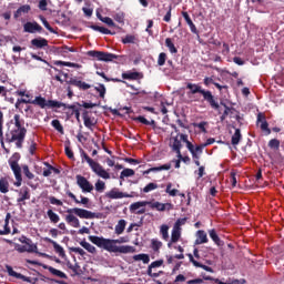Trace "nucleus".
Wrapping results in <instances>:
<instances>
[{
	"label": "nucleus",
	"mask_w": 284,
	"mask_h": 284,
	"mask_svg": "<svg viewBox=\"0 0 284 284\" xmlns=\"http://www.w3.org/2000/svg\"><path fill=\"white\" fill-rule=\"evenodd\" d=\"M134 121H139L140 123H143V125H152V123H154V120L149 121L144 116H138L134 119Z\"/></svg>",
	"instance_id": "54"
},
{
	"label": "nucleus",
	"mask_w": 284,
	"mask_h": 284,
	"mask_svg": "<svg viewBox=\"0 0 284 284\" xmlns=\"http://www.w3.org/2000/svg\"><path fill=\"white\" fill-rule=\"evenodd\" d=\"M165 45L169 48V52H171V54H176V52H179L171 38L165 39Z\"/></svg>",
	"instance_id": "36"
},
{
	"label": "nucleus",
	"mask_w": 284,
	"mask_h": 284,
	"mask_svg": "<svg viewBox=\"0 0 284 284\" xmlns=\"http://www.w3.org/2000/svg\"><path fill=\"white\" fill-rule=\"evenodd\" d=\"M81 156L84 161H87V163L89 164V166L94 162V160H92L90 156H88V154L85 152L82 151Z\"/></svg>",
	"instance_id": "62"
},
{
	"label": "nucleus",
	"mask_w": 284,
	"mask_h": 284,
	"mask_svg": "<svg viewBox=\"0 0 284 284\" xmlns=\"http://www.w3.org/2000/svg\"><path fill=\"white\" fill-rule=\"evenodd\" d=\"M170 226L168 224H162L160 227V234L163 239V241H169L170 240Z\"/></svg>",
	"instance_id": "30"
},
{
	"label": "nucleus",
	"mask_w": 284,
	"mask_h": 284,
	"mask_svg": "<svg viewBox=\"0 0 284 284\" xmlns=\"http://www.w3.org/2000/svg\"><path fill=\"white\" fill-rule=\"evenodd\" d=\"M31 44L34 45V48H47L48 45V41L45 40V38H36L33 40H31Z\"/></svg>",
	"instance_id": "26"
},
{
	"label": "nucleus",
	"mask_w": 284,
	"mask_h": 284,
	"mask_svg": "<svg viewBox=\"0 0 284 284\" xmlns=\"http://www.w3.org/2000/svg\"><path fill=\"white\" fill-rule=\"evenodd\" d=\"M47 270L50 272V274H53V276H59V278H65V273H63L52 266L47 267Z\"/></svg>",
	"instance_id": "42"
},
{
	"label": "nucleus",
	"mask_w": 284,
	"mask_h": 284,
	"mask_svg": "<svg viewBox=\"0 0 284 284\" xmlns=\"http://www.w3.org/2000/svg\"><path fill=\"white\" fill-rule=\"evenodd\" d=\"M24 32H29L30 34H34V32H41L43 28L37 22H27L23 24Z\"/></svg>",
	"instance_id": "12"
},
{
	"label": "nucleus",
	"mask_w": 284,
	"mask_h": 284,
	"mask_svg": "<svg viewBox=\"0 0 284 284\" xmlns=\"http://www.w3.org/2000/svg\"><path fill=\"white\" fill-rule=\"evenodd\" d=\"M102 23H105V26H109V28H115L116 24L114 23V20H112V18L110 17H104L102 19Z\"/></svg>",
	"instance_id": "52"
},
{
	"label": "nucleus",
	"mask_w": 284,
	"mask_h": 284,
	"mask_svg": "<svg viewBox=\"0 0 284 284\" xmlns=\"http://www.w3.org/2000/svg\"><path fill=\"white\" fill-rule=\"evenodd\" d=\"M129 176H134V170L132 169H124L121 174H120V179H126Z\"/></svg>",
	"instance_id": "46"
},
{
	"label": "nucleus",
	"mask_w": 284,
	"mask_h": 284,
	"mask_svg": "<svg viewBox=\"0 0 284 284\" xmlns=\"http://www.w3.org/2000/svg\"><path fill=\"white\" fill-rule=\"evenodd\" d=\"M171 148L173 152H176L179 159H183V155L181 154V140H179V135L171 139Z\"/></svg>",
	"instance_id": "14"
},
{
	"label": "nucleus",
	"mask_w": 284,
	"mask_h": 284,
	"mask_svg": "<svg viewBox=\"0 0 284 284\" xmlns=\"http://www.w3.org/2000/svg\"><path fill=\"white\" fill-rule=\"evenodd\" d=\"M9 187H10V183H8V179L1 178L0 179V192H1V194H8V192H10Z\"/></svg>",
	"instance_id": "28"
},
{
	"label": "nucleus",
	"mask_w": 284,
	"mask_h": 284,
	"mask_svg": "<svg viewBox=\"0 0 284 284\" xmlns=\"http://www.w3.org/2000/svg\"><path fill=\"white\" fill-rule=\"evenodd\" d=\"M168 170H172V164L166 163V164H163L160 166L151 168L152 172H163V171H168Z\"/></svg>",
	"instance_id": "40"
},
{
	"label": "nucleus",
	"mask_w": 284,
	"mask_h": 284,
	"mask_svg": "<svg viewBox=\"0 0 284 284\" xmlns=\"http://www.w3.org/2000/svg\"><path fill=\"white\" fill-rule=\"evenodd\" d=\"M22 172L24 174V176H27V179H29L30 181H32V179H34V174L32 172H30V168L28 165H23L22 166Z\"/></svg>",
	"instance_id": "45"
},
{
	"label": "nucleus",
	"mask_w": 284,
	"mask_h": 284,
	"mask_svg": "<svg viewBox=\"0 0 284 284\" xmlns=\"http://www.w3.org/2000/svg\"><path fill=\"white\" fill-rule=\"evenodd\" d=\"M80 245L87 250V252H90V254H97V247H94V245L90 244L89 242L81 241Z\"/></svg>",
	"instance_id": "33"
},
{
	"label": "nucleus",
	"mask_w": 284,
	"mask_h": 284,
	"mask_svg": "<svg viewBox=\"0 0 284 284\" xmlns=\"http://www.w3.org/2000/svg\"><path fill=\"white\" fill-rule=\"evenodd\" d=\"M90 28H91V30H94L95 32H101V34H112V31H110L105 27H99V26L92 24Z\"/></svg>",
	"instance_id": "37"
},
{
	"label": "nucleus",
	"mask_w": 284,
	"mask_h": 284,
	"mask_svg": "<svg viewBox=\"0 0 284 284\" xmlns=\"http://www.w3.org/2000/svg\"><path fill=\"white\" fill-rule=\"evenodd\" d=\"M69 83L71 85H74L75 88H79V90H90V88H92L91 84H88L87 82L81 81L79 79H71Z\"/></svg>",
	"instance_id": "20"
},
{
	"label": "nucleus",
	"mask_w": 284,
	"mask_h": 284,
	"mask_svg": "<svg viewBox=\"0 0 284 284\" xmlns=\"http://www.w3.org/2000/svg\"><path fill=\"white\" fill-rule=\"evenodd\" d=\"M135 37L134 36H125L123 39H122V43L126 44V43H134L135 41Z\"/></svg>",
	"instance_id": "58"
},
{
	"label": "nucleus",
	"mask_w": 284,
	"mask_h": 284,
	"mask_svg": "<svg viewBox=\"0 0 284 284\" xmlns=\"http://www.w3.org/2000/svg\"><path fill=\"white\" fill-rule=\"evenodd\" d=\"M30 199V191H28V187L22 189L19 193L18 203H23V201H29Z\"/></svg>",
	"instance_id": "31"
},
{
	"label": "nucleus",
	"mask_w": 284,
	"mask_h": 284,
	"mask_svg": "<svg viewBox=\"0 0 284 284\" xmlns=\"http://www.w3.org/2000/svg\"><path fill=\"white\" fill-rule=\"evenodd\" d=\"M67 196H69V199H72V201H74L77 205H88V203H90V199L85 196H81V201H79V199H77V195H74V193H72L71 191H67Z\"/></svg>",
	"instance_id": "21"
},
{
	"label": "nucleus",
	"mask_w": 284,
	"mask_h": 284,
	"mask_svg": "<svg viewBox=\"0 0 284 284\" xmlns=\"http://www.w3.org/2000/svg\"><path fill=\"white\" fill-rule=\"evenodd\" d=\"M257 123H261V124H260V128H261V130H262L263 132H266V134H272V131H271L270 128H268L267 121L262 120L261 114L257 115Z\"/></svg>",
	"instance_id": "29"
},
{
	"label": "nucleus",
	"mask_w": 284,
	"mask_h": 284,
	"mask_svg": "<svg viewBox=\"0 0 284 284\" xmlns=\"http://www.w3.org/2000/svg\"><path fill=\"white\" fill-rule=\"evenodd\" d=\"M210 239L214 242L215 245H221V239L214 229L209 231Z\"/></svg>",
	"instance_id": "39"
},
{
	"label": "nucleus",
	"mask_w": 284,
	"mask_h": 284,
	"mask_svg": "<svg viewBox=\"0 0 284 284\" xmlns=\"http://www.w3.org/2000/svg\"><path fill=\"white\" fill-rule=\"evenodd\" d=\"M161 265H163V260L152 262L148 267V275L151 276V278H159L161 274L152 272V270H154V267H161Z\"/></svg>",
	"instance_id": "15"
},
{
	"label": "nucleus",
	"mask_w": 284,
	"mask_h": 284,
	"mask_svg": "<svg viewBox=\"0 0 284 284\" xmlns=\"http://www.w3.org/2000/svg\"><path fill=\"white\" fill-rule=\"evenodd\" d=\"M92 172H94V174H97V176H100V179H110V173H108V171H105V169L102 168L101 164H99L98 162H93L90 165Z\"/></svg>",
	"instance_id": "9"
},
{
	"label": "nucleus",
	"mask_w": 284,
	"mask_h": 284,
	"mask_svg": "<svg viewBox=\"0 0 284 284\" xmlns=\"http://www.w3.org/2000/svg\"><path fill=\"white\" fill-rule=\"evenodd\" d=\"M67 215L64 217V221L68 223V225H71V227H81V221L79 219H98L99 216L97 213L80 209V207H73L67 210ZM78 216V217H77Z\"/></svg>",
	"instance_id": "4"
},
{
	"label": "nucleus",
	"mask_w": 284,
	"mask_h": 284,
	"mask_svg": "<svg viewBox=\"0 0 284 284\" xmlns=\"http://www.w3.org/2000/svg\"><path fill=\"white\" fill-rule=\"evenodd\" d=\"M113 19L118 21V23H123V21L125 20V13L118 12L113 16Z\"/></svg>",
	"instance_id": "53"
},
{
	"label": "nucleus",
	"mask_w": 284,
	"mask_h": 284,
	"mask_svg": "<svg viewBox=\"0 0 284 284\" xmlns=\"http://www.w3.org/2000/svg\"><path fill=\"white\" fill-rule=\"evenodd\" d=\"M47 216H48L49 221H51V223H59V221H61V217L59 216V214H57L52 210L47 211Z\"/></svg>",
	"instance_id": "32"
},
{
	"label": "nucleus",
	"mask_w": 284,
	"mask_h": 284,
	"mask_svg": "<svg viewBox=\"0 0 284 284\" xmlns=\"http://www.w3.org/2000/svg\"><path fill=\"white\" fill-rule=\"evenodd\" d=\"M9 165L16 176L14 185L16 187H21V183L23 182V178L21 176V166L19 165V154H14L9 160Z\"/></svg>",
	"instance_id": "5"
},
{
	"label": "nucleus",
	"mask_w": 284,
	"mask_h": 284,
	"mask_svg": "<svg viewBox=\"0 0 284 284\" xmlns=\"http://www.w3.org/2000/svg\"><path fill=\"white\" fill-rule=\"evenodd\" d=\"M149 207H151V210H156V212H170L171 210H174V204L170 202L161 203L159 201H155V202L149 201Z\"/></svg>",
	"instance_id": "8"
},
{
	"label": "nucleus",
	"mask_w": 284,
	"mask_h": 284,
	"mask_svg": "<svg viewBox=\"0 0 284 284\" xmlns=\"http://www.w3.org/2000/svg\"><path fill=\"white\" fill-rule=\"evenodd\" d=\"M186 284H203V278L190 280Z\"/></svg>",
	"instance_id": "64"
},
{
	"label": "nucleus",
	"mask_w": 284,
	"mask_h": 284,
	"mask_svg": "<svg viewBox=\"0 0 284 284\" xmlns=\"http://www.w3.org/2000/svg\"><path fill=\"white\" fill-rule=\"evenodd\" d=\"M145 205H149V201L134 202L130 205V212L145 214Z\"/></svg>",
	"instance_id": "10"
},
{
	"label": "nucleus",
	"mask_w": 284,
	"mask_h": 284,
	"mask_svg": "<svg viewBox=\"0 0 284 284\" xmlns=\"http://www.w3.org/2000/svg\"><path fill=\"white\" fill-rule=\"evenodd\" d=\"M97 192H103L105 190V182L98 180L95 183Z\"/></svg>",
	"instance_id": "55"
},
{
	"label": "nucleus",
	"mask_w": 284,
	"mask_h": 284,
	"mask_svg": "<svg viewBox=\"0 0 284 284\" xmlns=\"http://www.w3.org/2000/svg\"><path fill=\"white\" fill-rule=\"evenodd\" d=\"M47 241L49 243H51V245L54 248L55 254H58V256H60L61 258H65V250H63V246H61L59 243H57L54 240L51 239H47Z\"/></svg>",
	"instance_id": "19"
},
{
	"label": "nucleus",
	"mask_w": 284,
	"mask_h": 284,
	"mask_svg": "<svg viewBox=\"0 0 284 284\" xmlns=\"http://www.w3.org/2000/svg\"><path fill=\"white\" fill-rule=\"evenodd\" d=\"M52 128L60 132V134H63V125H61V122L59 120H52L51 122Z\"/></svg>",
	"instance_id": "44"
},
{
	"label": "nucleus",
	"mask_w": 284,
	"mask_h": 284,
	"mask_svg": "<svg viewBox=\"0 0 284 284\" xmlns=\"http://www.w3.org/2000/svg\"><path fill=\"white\" fill-rule=\"evenodd\" d=\"M226 284H245V280H227Z\"/></svg>",
	"instance_id": "63"
},
{
	"label": "nucleus",
	"mask_w": 284,
	"mask_h": 284,
	"mask_svg": "<svg viewBox=\"0 0 284 284\" xmlns=\"http://www.w3.org/2000/svg\"><path fill=\"white\" fill-rule=\"evenodd\" d=\"M30 10H31V7L29 4H23L16 11L14 19H19V17H23V14H28Z\"/></svg>",
	"instance_id": "27"
},
{
	"label": "nucleus",
	"mask_w": 284,
	"mask_h": 284,
	"mask_svg": "<svg viewBox=\"0 0 284 284\" xmlns=\"http://www.w3.org/2000/svg\"><path fill=\"white\" fill-rule=\"evenodd\" d=\"M47 108H64L65 110H74V104H65L57 100H48Z\"/></svg>",
	"instance_id": "16"
},
{
	"label": "nucleus",
	"mask_w": 284,
	"mask_h": 284,
	"mask_svg": "<svg viewBox=\"0 0 284 284\" xmlns=\"http://www.w3.org/2000/svg\"><path fill=\"white\" fill-rule=\"evenodd\" d=\"M165 192H166V194H169V196H176V194H179V190L172 189V183L166 184Z\"/></svg>",
	"instance_id": "43"
},
{
	"label": "nucleus",
	"mask_w": 284,
	"mask_h": 284,
	"mask_svg": "<svg viewBox=\"0 0 284 284\" xmlns=\"http://www.w3.org/2000/svg\"><path fill=\"white\" fill-rule=\"evenodd\" d=\"M49 202L51 203V205H58V206L63 205V201H61L54 196H49Z\"/></svg>",
	"instance_id": "56"
},
{
	"label": "nucleus",
	"mask_w": 284,
	"mask_h": 284,
	"mask_svg": "<svg viewBox=\"0 0 284 284\" xmlns=\"http://www.w3.org/2000/svg\"><path fill=\"white\" fill-rule=\"evenodd\" d=\"M64 152L69 159H74V153L72 152V149H70V145L64 146Z\"/></svg>",
	"instance_id": "60"
},
{
	"label": "nucleus",
	"mask_w": 284,
	"mask_h": 284,
	"mask_svg": "<svg viewBox=\"0 0 284 284\" xmlns=\"http://www.w3.org/2000/svg\"><path fill=\"white\" fill-rule=\"evenodd\" d=\"M221 105H223L224 108V112L221 115V121H225V119H227V115L230 114V112H232V109H230V106L225 105V103L221 102Z\"/></svg>",
	"instance_id": "47"
},
{
	"label": "nucleus",
	"mask_w": 284,
	"mask_h": 284,
	"mask_svg": "<svg viewBox=\"0 0 284 284\" xmlns=\"http://www.w3.org/2000/svg\"><path fill=\"white\" fill-rule=\"evenodd\" d=\"M241 139H242L241 129H235V132L232 135V140H231L232 145H239V143H241Z\"/></svg>",
	"instance_id": "35"
},
{
	"label": "nucleus",
	"mask_w": 284,
	"mask_h": 284,
	"mask_svg": "<svg viewBox=\"0 0 284 284\" xmlns=\"http://www.w3.org/2000/svg\"><path fill=\"white\" fill-rule=\"evenodd\" d=\"M154 190H159V184L151 182L143 187L142 192H144V194H148L150 192H154Z\"/></svg>",
	"instance_id": "38"
},
{
	"label": "nucleus",
	"mask_w": 284,
	"mask_h": 284,
	"mask_svg": "<svg viewBox=\"0 0 284 284\" xmlns=\"http://www.w3.org/2000/svg\"><path fill=\"white\" fill-rule=\"evenodd\" d=\"M14 248L17 250V252H20V254H23V252H37V245L34 244H26V245H20V244H16Z\"/></svg>",
	"instance_id": "18"
},
{
	"label": "nucleus",
	"mask_w": 284,
	"mask_h": 284,
	"mask_svg": "<svg viewBox=\"0 0 284 284\" xmlns=\"http://www.w3.org/2000/svg\"><path fill=\"white\" fill-rule=\"evenodd\" d=\"M13 124L14 129L7 133L6 142H16L17 148H22L27 131L26 128H23V120L21 119V115L16 114L13 116Z\"/></svg>",
	"instance_id": "2"
},
{
	"label": "nucleus",
	"mask_w": 284,
	"mask_h": 284,
	"mask_svg": "<svg viewBox=\"0 0 284 284\" xmlns=\"http://www.w3.org/2000/svg\"><path fill=\"white\" fill-rule=\"evenodd\" d=\"M70 251L80 256H85V251L81 247H71Z\"/></svg>",
	"instance_id": "59"
},
{
	"label": "nucleus",
	"mask_w": 284,
	"mask_h": 284,
	"mask_svg": "<svg viewBox=\"0 0 284 284\" xmlns=\"http://www.w3.org/2000/svg\"><path fill=\"white\" fill-rule=\"evenodd\" d=\"M268 148H271V150H278V148H281V141H278L276 139H272L268 142Z\"/></svg>",
	"instance_id": "49"
},
{
	"label": "nucleus",
	"mask_w": 284,
	"mask_h": 284,
	"mask_svg": "<svg viewBox=\"0 0 284 284\" xmlns=\"http://www.w3.org/2000/svg\"><path fill=\"white\" fill-rule=\"evenodd\" d=\"M82 119L84 121V125L85 128H88L89 130H92V128H94V125H97V120L90 115V112L84 111L82 113Z\"/></svg>",
	"instance_id": "13"
},
{
	"label": "nucleus",
	"mask_w": 284,
	"mask_h": 284,
	"mask_svg": "<svg viewBox=\"0 0 284 284\" xmlns=\"http://www.w3.org/2000/svg\"><path fill=\"white\" fill-rule=\"evenodd\" d=\"M89 241L93 243V245H97V247H100L101 250H105V252H110L113 254H134L136 252V248L134 246L130 245H121L123 243H129L130 239L122 236L116 240L112 239H105V237H99L97 235H90ZM116 244L121 245L118 246Z\"/></svg>",
	"instance_id": "1"
},
{
	"label": "nucleus",
	"mask_w": 284,
	"mask_h": 284,
	"mask_svg": "<svg viewBox=\"0 0 284 284\" xmlns=\"http://www.w3.org/2000/svg\"><path fill=\"white\" fill-rule=\"evenodd\" d=\"M122 79H131L136 80L139 79V72H126L122 74Z\"/></svg>",
	"instance_id": "48"
},
{
	"label": "nucleus",
	"mask_w": 284,
	"mask_h": 284,
	"mask_svg": "<svg viewBox=\"0 0 284 284\" xmlns=\"http://www.w3.org/2000/svg\"><path fill=\"white\" fill-rule=\"evenodd\" d=\"M132 194L123 193L119 189L114 187L106 193V199H132Z\"/></svg>",
	"instance_id": "11"
},
{
	"label": "nucleus",
	"mask_w": 284,
	"mask_h": 284,
	"mask_svg": "<svg viewBox=\"0 0 284 284\" xmlns=\"http://www.w3.org/2000/svg\"><path fill=\"white\" fill-rule=\"evenodd\" d=\"M182 17H183V19L186 21L187 26H191L192 23H194V22L192 21V18H190V14H189L187 12L183 11V12H182Z\"/></svg>",
	"instance_id": "61"
},
{
	"label": "nucleus",
	"mask_w": 284,
	"mask_h": 284,
	"mask_svg": "<svg viewBox=\"0 0 284 284\" xmlns=\"http://www.w3.org/2000/svg\"><path fill=\"white\" fill-rule=\"evenodd\" d=\"M126 225H128V221L119 220L118 224L115 225L114 233L118 236H121V234H123V232H125Z\"/></svg>",
	"instance_id": "25"
},
{
	"label": "nucleus",
	"mask_w": 284,
	"mask_h": 284,
	"mask_svg": "<svg viewBox=\"0 0 284 284\" xmlns=\"http://www.w3.org/2000/svg\"><path fill=\"white\" fill-rule=\"evenodd\" d=\"M133 261H142V263H144V265H148V263H150V255H148L145 253L133 255Z\"/></svg>",
	"instance_id": "34"
},
{
	"label": "nucleus",
	"mask_w": 284,
	"mask_h": 284,
	"mask_svg": "<svg viewBox=\"0 0 284 284\" xmlns=\"http://www.w3.org/2000/svg\"><path fill=\"white\" fill-rule=\"evenodd\" d=\"M94 90H97L100 94V99H105V85L104 84H100L99 87H95Z\"/></svg>",
	"instance_id": "50"
},
{
	"label": "nucleus",
	"mask_w": 284,
	"mask_h": 284,
	"mask_svg": "<svg viewBox=\"0 0 284 284\" xmlns=\"http://www.w3.org/2000/svg\"><path fill=\"white\" fill-rule=\"evenodd\" d=\"M7 272L9 274V276H13L14 278H20V281H23L24 283H30L31 280L30 277L21 274V273H17L12 266H7Z\"/></svg>",
	"instance_id": "17"
},
{
	"label": "nucleus",
	"mask_w": 284,
	"mask_h": 284,
	"mask_svg": "<svg viewBox=\"0 0 284 284\" xmlns=\"http://www.w3.org/2000/svg\"><path fill=\"white\" fill-rule=\"evenodd\" d=\"M88 57H93L98 59V61H114L116 59V54L108 53L103 51H88Z\"/></svg>",
	"instance_id": "6"
},
{
	"label": "nucleus",
	"mask_w": 284,
	"mask_h": 284,
	"mask_svg": "<svg viewBox=\"0 0 284 284\" xmlns=\"http://www.w3.org/2000/svg\"><path fill=\"white\" fill-rule=\"evenodd\" d=\"M151 247L153 250V252H159L161 250V247H163V242L153 239L151 240Z\"/></svg>",
	"instance_id": "41"
},
{
	"label": "nucleus",
	"mask_w": 284,
	"mask_h": 284,
	"mask_svg": "<svg viewBox=\"0 0 284 284\" xmlns=\"http://www.w3.org/2000/svg\"><path fill=\"white\" fill-rule=\"evenodd\" d=\"M196 240H195V245H203L204 243H207V233L203 230H199L195 234Z\"/></svg>",
	"instance_id": "22"
},
{
	"label": "nucleus",
	"mask_w": 284,
	"mask_h": 284,
	"mask_svg": "<svg viewBox=\"0 0 284 284\" xmlns=\"http://www.w3.org/2000/svg\"><path fill=\"white\" fill-rule=\"evenodd\" d=\"M168 60V54H165V52H162L159 54L158 58V65H165V61Z\"/></svg>",
	"instance_id": "51"
},
{
	"label": "nucleus",
	"mask_w": 284,
	"mask_h": 284,
	"mask_svg": "<svg viewBox=\"0 0 284 284\" xmlns=\"http://www.w3.org/2000/svg\"><path fill=\"white\" fill-rule=\"evenodd\" d=\"M181 239V229H172L171 241L168 243V247H172V243H179Z\"/></svg>",
	"instance_id": "23"
},
{
	"label": "nucleus",
	"mask_w": 284,
	"mask_h": 284,
	"mask_svg": "<svg viewBox=\"0 0 284 284\" xmlns=\"http://www.w3.org/2000/svg\"><path fill=\"white\" fill-rule=\"evenodd\" d=\"M185 223H187V219H185V217L179 219V220H176L173 227H175L176 230H181V225H185Z\"/></svg>",
	"instance_id": "57"
},
{
	"label": "nucleus",
	"mask_w": 284,
	"mask_h": 284,
	"mask_svg": "<svg viewBox=\"0 0 284 284\" xmlns=\"http://www.w3.org/2000/svg\"><path fill=\"white\" fill-rule=\"evenodd\" d=\"M31 104L38 105L39 108L44 110V108H48V100H45V98H43L41 95H38L34 98V100H31Z\"/></svg>",
	"instance_id": "24"
},
{
	"label": "nucleus",
	"mask_w": 284,
	"mask_h": 284,
	"mask_svg": "<svg viewBox=\"0 0 284 284\" xmlns=\"http://www.w3.org/2000/svg\"><path fill=\"white\" fill-rule=\"evenodd\" d=\"M77 185L80 187V190L83 192V194H88L94 190V185L85 179V176L77 175Z\"/></svg>",
	"instance_id": "7"
},
{
	"label": "nucleus",
	"mask_w": 284,
	"mask_h": 284,
	"mask_svg": "<svg viewBox=\"0 0 284 284\" xmlns=\"http://www.w3.org/2000/svg\"><path fill=\"white\" fill-rule=\"evenodd\" d=\"M186 90H189L187 97H190V99H192L193 94H202L204 101H206V103H209L213 110H216L219 114H222L221 105L216 101V98H214V94H212V91L205 90L203 87L196 83H187Z\"/></svg>",
	"instance_id": "3"
}]
</instances>
